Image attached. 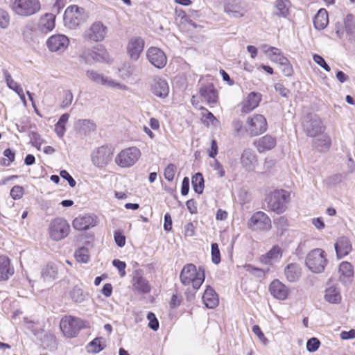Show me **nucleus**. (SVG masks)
<instances>
[{"instance_id": "59", "label": "nucleus", "mask_w": 355, "mask_h": 355, "mask_svg": "<svg viewBox=\"0 0 355 355\" xmlns=\"http://www.w3.org/2000/svg\"><path fill=\"white\" fill-rule=\"evenodd\" d=\"M235 1L229 2L225 7V10L227 12H232L235 14L240 13V6H239L236 3H234Z\"/></svg>"}, {"instance_id": "52", "label": "nucleus", "mask_w": 355, "mask_h": 355, "mask_svg": "<svg viewBox=\"0 0 355 355\" xmlns=\"http://www.w3.org/2000/svg\"><path fill=\"white\" fill-rule=\"evenodd\" d=\"M24 193V189L19 185L14 186L10 190V196L14 200L21 199Z\"/></svg>"}, {"instance_id": "53", "label": "nucleus", "mask_w": 355, "mask_h": 355, "mask_svg": "<svg viewBox=\"0 0 355 355\" xmlns=\"http://www.w3.org/2000/svg\"><path fill=\"white\" fill-rule=\"evenodd\" d=\"M147 319L149 321L148 327L151 329L157 331L159 329V324L155 315L153 312H149L147 315Z\"/></svg>"}, {"instance_id": "58", "label": "nucleus", "mask_w": 355, "mask_h": 355, "mask_svg": "<svg viewBox=\"0 0 355 355\" xmlns=\"http://www.w3.org/2000/svg\"><path fill=\"white\" fill-rule=\"evenodd\" d=\"M313 59L315 62H316L318 65L322 67L325 71H330L331 69L329 66L327 64L324 58L318 54H314L313 56Z\"/></svg>"}, {"instance_id": "35", "label": "nucleus", "mask_w": 355, "mask_h": 355, "mask_svg": "<svg viewBox=\"0 0 355 355\" xmlns=\"http://www.w3.org/2000/svg\"><path fill=\"white\" fill-rule=\"evenodd\" d=\"M178 17H180L178 26L182 32H187L191 29V28L197 27V25L189 19L184 11H180Z\"/></svg>"}, {"instance_id": "48", "label": "nucleus", "mask_w": 355, "mask_h": 355, "mask_svg": "<svg viewBox=\"0 0 355 355\" xmlns=\"http://www.w3.org/2000/svg\"><path fill=\"white\" fill-rule=\"evenodd\" d=\"M270 60L273 62H279V59L284 57L280 52V50L276 47L270 46L266 51Z\"/></svg>"}, {"instance_id": "28", "label": "nucleus", "mask_w": 355, "mask_h": 355, "mask_svg": "<svg viewBox=\"0 0 355 355\" xmlns=\"http://www.w3.org/2000/svg\"><path fill=\"white\" fill-rule=\"evenodd\" d=\"M202 301L207 308L214 309L219 303L218 295L211 286H208L203 293Z\"/></svg>"}, {"instance_id": "26", "label": "nucleus", "mask_w": 355, "mask_h": 355, "mask_svg": "<svg viewBox=\"0 0 355 355\" xmlns=\"http://www.w3.org/2000/svg\"><path fill=\"white\" fill-rule=\"evenodd\" d=\"M132 285L133 290L141 294H146L151 291V286L149 282L139 275L133 277Z\"/></svg>"}, {"instance_id": "61", "label": "nucleus", "mask_w": 355, "mask_h": 355, "mask_svg": "<svg viewBox=\"0 0 355 355\" xmlns=\"http://www.w3.org/2000/svg\"><path fill=\"white\" fill-rule=\"evenodd\" d=\"M232 127L236 133H245L244 125L241 120H234L232 122Z\"/></svg>"}, {"instance_id": "33", "label": "nucleus", "mask_w": 355, "mask_h": 355, "mask_svg": "<svg viewBox=\"0 0 355 355\" xmlns=\"http://www.w3.org/2000/svg\"><path fill=\"white\" fill-rule=\"evenodd\" d=\"M314 144L320 152H326L331 146V139L329 135L323 133L320 138L314 141Z\"/></svg>"}, {"instance_id": "43", "label": "nucleus", "mask_w": 355, "mask_h": 355, "mask_svg": "<svg viewBox=\"0 0 355 355\" xmlns=\"http://www.w3.org/2000/svg\"><path fill=\"white\" fill-rule=\"evenodd\" d=\"M73 94L69 90H64L60 94V107L65 108L71 105L73 101Z\"/></svg>"}, {"instance_id": "38", "label": "nucleus", "mask_w": 355, "mask_h": 355, "mask_svg": "<svg viewBox=\"0 0 355 355\" xmlns=\"http://www.w3.org/2000/svg\"><path fill=\"white\" fill-rule=\"evenodd\" d=\"M69 118V114H63L55 125V131L59 137H62L64 135L66 132V125L68 122Z\"/></svg>"}, {"instance_id": "17", "label": "nucleus", "mask_w": 355, "mask_h": 355, "mask_svg": "<svg viewBox=\"0 0 355 355\" xmlns=\"http://www.w3.org/2000/svg\"><path fill=\"white\" fill-rule=\"evenodd\" d=\"M146 56L148 61L158 69H162L166 65L167 57L159 48L150 47L146 51Z\"/></svg>"}, {"instance_id": "49", "label": "nucleus", "mask_w": 355, "mask_h": 355, "mask_svg": "<svg viewBox=\"0 0 355 355\" xmlns=\"http://www.w3.org/2000/svg\"><path fill=\"white\" fill-rule=\"evenodd\" d=\"M3 156L4 158L3 159L1 164L4 166H9L15 161V151L8 148L3 151Z\"/></svg>"}, {"instance_id": "15", "label": "nucleus", "mask_w": 355, "mask_h": 355, "mask_svg": "<svg viewBox=\"0 0 355 355\" xmlns=\"http://www.w3.org/2000/svg\"><path fill=\"white\" fill-rule=\"evenodd\" d=\"M112 152L107 146L99 147L92 155V163L98 168L105 167L112 160Z\"/></svg>"}, {"instance_id": "11", "label": "nucleus", "mask_w": 355, "mask_h": 355, "mask_svg": "<svg viewBox=\"0 0 355 355\" xmlns=\"http://www.w3.org/2000/svg\"><path fill=\"white\" fill-rule=\"evenodd\" d=\"M326 125L318 115L310 116L304 124V131L309 137H315L326 131Z\"/></svg>"}, {"instance_id": "24", "label": "nucleus", "mask_w": 355, "mask_h": 355, "mask_svg": "<svg viewBox=\"0 0 355 355\" xmlns=\"http://www.w3.org/2000/svg\"><path fill=\"white\" fill-rule=\"evenodd\" d=\"M335 250L338 259L348 255L352 250V245L348 238L340 237L335 243Z\"/></svg>"}, {"instance_id": "25", "label": "nucleus", "mask_w": 355, "mask_h": 355, "mask_svg": "<svg viewBox=\"0 0 355 355\" xmlns=\"http://www.w3.org/2000/svg\"><path fill=\"white\" fill-rule=\"evenodd\" d=\"M87 76L94 83L101 84L102 85H106L111 87L123 88L120 83H116L112 79L105 77L103 75L99 74L94 71H87Z\"/></svg>"}, {"instance_id": "30", "label": "nucleus", "mask_w": 355, "mask_h": 355, "mask_svg": "<svg viewBox=\"0 0 355 355\" xmlns=\"http://www.w3.org/2000/svg\"><path fill=\"white\" fill-rule=\"evenodd\" d=\"M283 251L279 245H274L267 253L260 257V261L263 264H270L272 261L280 259Z\"/></svg>"}, {"instance_id": "60", "label": "nucleus", "mask_w": 355, "mask_h": 355, "mask_svg": "<svg viewBox=\"0 0 355 355\" xmlns=\"http://www.w3.org/2000/svg\"><path fill=\"white\" fill-rule=\"evenodd\" d=\"M60 175L62 178L67 180L71 187L73 188L76 187V182L66 170L61 171Z\"/></svg>"}, {"instance_id": "14", "label": "nucleus", "mask_w": 355, "mask_h": 355, "mask_svg": "<svg viewBox=\"0 0 355 355\" xmlns=\"http://www.w3.org/2000/svg\"><path fill=\"white\" fill-rule=\"evenodd\" d=\"M268 291L275 299L279 301L287 300L291 293L289 288L277 279L270 282L268 286Z\"/></svg>"}, {"instance_id": "16", "label": "nucleus", "mask_w": 355, "mask_h": 355, "mask_svg": "<svg viewBox=\"0 0 355 355\" xmlns=\"http://www.w3.org/2000/svg\"><path fill=\"white\" fill-rule=\"evenodd\" d=\"M46 44L51 52L64 51L69 44V40L64 35L55 34L47 39Z\"/></svg>"}, {"instance_id": "45", "label": "nucleus", "mask_w": 355, "mask_h": 355, "mask_svg": "<svg viewBox=\"0 0 355 355\" xmlns=\"http://www.w3.org/2000/svg\"><path fill=\"white\" fill-rule=\"evenodd\" d=\"M282 66V72L286 76H291L293 69L289 60L286 57H282L279 62Z\"/></svg>"}, {"instance_id": "36", "label": "nucleus", "mask_w": 355, "mask_h": 355, "mask_svg": "<svg viewBox=\"0 0 355 355\" xmlns=\"http://www.w3.org/2000/svg\"><path fill=\"white\" fill-rule=\"evenodd\" d=\"M4 76L8 87L14 90L22 101H25V95L22 87L12 79L10 75L7 71L4 72Z\"/></svg>"}, {"instance_id": "54", "label": "nucleus", "mask_w": 355, "mask_h": 355, "mask_svg": "<svg viewBox=\"0 0 355 355\" xmlns=\"http://www.w3.org/2000/svg\"><path fill=\"white\" fill-rule=\"evenodd\" d=\"M112 264L118 269L120 277H123L125 276L126 263L124 261H120L119 259H114L112 261Z\"/></svg>"}, {"instance_id": "39", "label": "nucleus", "mask_w": 355, "mask_h": 355, "mask_svg": "<svg viewBox=\"0 0 355 355\" xmlns=\"http://www.w3.org/2000/svg\"><path fill=\"white\" fill-rule=\"evenodd\" d=\"M257 162V157L250 150H245L241 157V162L245 167L253 166Z\"/></svg>"}, {"instance_id": "23", "label": "nucleus", "mask_w": 355, "mask_h": 355, "mask_svg": "<svg viewBox=\"0 0 355 355\" xmlns=\"http://www.w3.org/2000/svg\"><path fill=\"white\" fill-rule=\"evenodd\" d=\"M55 27V15L52 13H46L42 15L37 24L38 30L42 33H48Z\"/></svg>"}, {"instance_id": "22", "label": "nucleus", "mask_w": 355, "mask_h": 355, "mask_svg": "<svg viewBox=\"0 0 355 355\" xmlns=\"http://www.w3.org/2000/svg\"><path fill=\"white\" fill-rule=\"evenodd\" d=\"M199 94L209 105L218 103V93L213 84H208L200 87Z\"/></svg>"}, {"instance_id": "62", "label": "nucleus", "mask_w": 355, "mask_h": 355, "mask_svg": "<svg viewBox=\"0 0 355 355\" xmlns=\"http://www.w3.org/2000/svg\"><path fill=\"white\" fill-rule=\"evenodd\" d=\"M252 332L257 336V337L261 340L263 343H266L267 341V338L265 337L264 334L262 332L260 327L259 325H254L252 327Z\"/></svg>"}, {"instance_id": "37", "label": "nucleus", "mask_w": 355, "mask_h": 355, "mask_svg": "<svg viewBox=\"0 0 355 355\" xmlns=\"http://www.w3.org/2000/svg\"><path fill=\"white\" fill-rule=\"evenodd\" d=\"M14 273L13 267L10 266L8 257H1V280H6Z\"/></svg>"}, {"instance_id": "5", "label": "nucleus", "mask_w": 355, "mask_h": 355, "mask_svg": "<svg viewBox=\"0 0 355 355\" xmlns=\"http://www.w3.org/2000/svg\"><path fill=\"white\" fill-rule=\"evenodd\" d=\"M87 17V13L83 8L76 5L69 6L64 14L65 24L71 29H75Z\"/></svg>"}, {"instance_id": "12", "label": "nucleus", "mask_w": 355, "mask_h": 355, "mask_svg": "<svg viewBox=\"0 0 355 355\" xmlns=\"http://www.w3.org/2000/svg\"><path fill=\"white\" fill-rule=\"evenodd\" d=\"M12 8L21 16H29L37 12L41 6L40 1H13Z\"/></svg>"}, {"instance_id": "50", "label": "nucleus", "mask_w": 355, "mask_h": 355, "mask_svg": "<svg viewBox=\"0 0 355 355\" xmlns=\"http://www.w3.org/2000/svg\"><path fill=\"white\" fill-rule=\"evenodd\" d=\"M211 254L212 262L215 264H218L221 261V258L218 245L216 243L211 244Z\"/></svg>"}, {"instance_id": "55", "label": "nucleus", "mask_w": 355, "mask_h": 355, "mask_svg": "<svg viewBox=\"0 0 355 355\" xmlns=\"http://www.w3.org/2000/svg\"><path fill=\"white\" fill-rule=\"evenodd\" d=\"M320 345V340L316 338H311L307 341L306 349L310 352L316 351Z\"/></svg>"}, {"instance_id": "3", "label": "nucleus", "mask_w": 355, "mask_h": 355, "mask_svg": "<svg viewBox=\"0 0 355 355\" xmlns=\"http://www.w3.org/2000/svg\"><path fill=\"white\" fill-rule=\"evenodd\" d=\"M59 326L62 334L67 338H76L82 329L90 327L89 322L71 315H64Z\"/></svg>"}, {"instance_id": "6", "label": "nucleus", "mask_w": 355, "mask_h": 355, "mask_svg": "<svg viewBox=\"0 0 355 355\" xmlns=\"http://www.w3.org/2000/svg\"><path fill=\"white\" fill-rule=\"evenodd\" d=\"M327 264L325 252L320 248L311 250L306 257V265L313 272H322Z\"/></svg>"}, {"instance_id": "9", "label": "nucleus", "mask_w": 355, "mask_h": 355, "mask_svg": "<svg viewBox=\"0 0 355 355\" xmlns=\"http://www.w3.org/2000/svg\"><path fill=\"white\" fill-rule=\"evenodd\" d=\"M107 27L100 21H94L85 30L83 37L85 40L99 42L106 37Z\"/></svg>"}, {"instance_id": "13", "label": "nucleus", "mask_w": 355, "mask_h": 355, "mask_svg": "<svg viewBox=\"0 0 355 355\" xmlns=\"http://www.w3.org/2000/svg\"><path fill=\"white\" fill-rule=\"evenodd\" d=\"M262 94L259 92H252L239 104L241 112L243 114H249L257 108L261 101Z\"/></svg>"}, {"instance_id": "40", "label": "nucleus", "mask_w": 355, "mask_h": 355, "mask_svg": "<svg viewBox=\"0 0 355 355\" xmlns=\"http://www.w3.org/2000/svg\"><path fill=\"white\" fill-rule=\"evenodd\" d=\"M58 268L53 264H47L42 270V277L44 281H49L56 277Z\"/></svg>"}, {"instance_id": "32", "label": "nucleus", "mask_w": 355, "mask_h": 355, "mask_svg": "<svg viewBox=\"0 0 355 355\" xmlns=\"http://www.w3.org/2000/svg\"><path fill=\"white\" fill-rule=\"evenodd\" d=\"M324 299L329 303L339 304L342 300V296L337 288L331 286L325 290Z\"/></svg>"}, {"instance_id": "21", "label": "nucleus", "mask_w": 355, "mask_h": 355, "mask_svg": "<svg viewBox=\"0 0 355 355\" xmlns=\"http://www.w3.org/2000/svg\"><path fill=\"white\" fill-rule=\"evenodd\" d=\"M276 138L270 135H266L254 142V146L260 153L273 149L276 146Z\"/></svg>"}, {"instance_id": "51", "label": "nucleus", "mask_w": 355, "mask_h": 355, "mask_svg": "<svg viewBox=\"0 0 355 355\" xmlns=\"http://www.w3.org/2000/svg\"><path fill=\"white\" fill-rule=\"evenodd\" d=\"M176 167L173 164H169L164 169V178L169 182L174 180Z\"/></svg>"}, {"instance_id": "57", "label": "nucleus", "mask_w": 355, "mask_h": 355, "mask_svg": "<svg viewBox=\"0 0 355 355\" xmlns=\"http://www.w3.org/2000/svg\"><path fill=\"white\" fill-rule=\"evenodd\" d=\"M182 302V296L180 293H175L171 296L169 302V306L171 309H175L178 307Z\"/></svg>"}, {"instance_id": "10", "label": "nucleus", "mask_w": 355, "mask_h": 355, "mask_svg": "<svg viewBox=\"0 0 355 355\" xmlns=\"http://www.w3.org/2000/svg\"><path fill=\"white\" fill-rule=\"evenodd\" d=\"M248 226L251 229L268 232L272 229V221L265 212L258 211L252 215L248 222Z\"/></svg>"}, {"instance_id": "7", "label": "nucleus", "mask_w": 355, "mask_h": 355, "mask_svg": "<svg viewBox=\"0 0 355 355\" xmlns=\"http://www.w3.org/2000/svg\"><path fill=\"white\" fill-rule=\"evenodd\" d=\"M141 155L140 150L135 146L121 150L115 157V163L121 168H129L135 165Z\"/></svg>"}, {"instance_id": "27", "label": "nucleus", "mask_w": 355, "mask_h": 355, "mask_svg": "<svg viewBox=\"0 0 355 355\" xmlns=\"http://www.w3.org/2000/svg\"><path fill=\"white\" fill-rule=\"evenodd\" d=\"M154 95L160 98H165L169 92V87L167 82L161 78H155L151 88Z\"/></svg>"}, {"instance_id": "4", "label": "nucleus", "mask_w": 355, "mask_h": 355, "mask_svg": "<svg viewBox=\"0 0 355 355\" xmlns=\"http://www.w3.org/2000/svg\"><path fill=\"white\" fill-rule=\"evenodd\" d=\"M268 124L265 116L261 114H253L247 117L245 125V133L250 137H257L268 130Z\"/></svg>"}, {"instance_id": "44", "label": "nucleus", "mask_w": 355, "mask_h": 355, "mask_svg": "<svg viewBox=\"0 0 355 355\" xmlns=\"http://www.w3.org/2000/svg\"><path fill=\"white\" fill-rule=\"evenodd\" d=\"M339 272L342 276L351 277L354 275L352 265L347 261H343L339 266Z\"/></svg>"}, {"instance_id": "47", "label": "nucleus", "mask_w": 355, "mask_h": 355, "mask_svg": "<svg viewBox=\"0 0 355 355\" xmlns=\"http://www.w3.org/2000/svg\"><path fill=\"white\" fill-rule=\"evenodd\" d=\"M75 257L78 262L87 263L89 260L88 250L85 248L78 249L75 253Z\"/></svg>"}, {"instance_id": "63", "label": "nucleus", "mask_w": 355, "mask_h": 355, "mask_svg": "<svg viewBox=\"0 0 355 355\" xmlns=\"http://www.w3.org/2000/svg\"><path fill=\"white\" fill-rule=\"evenodd\" d=\"M277 8L279 10L277 14L279 15L286 16L288 13V8L284 1H279L277 4Z\"/></svg>"}, {"instance_id": "8", "label": "nucleus", "mask_w": 355, "mask_h": 355, "mask_svg": "<svg viewBox=\"0 0 355 355\" xmlns=\"http://www.w3.org/2000/svg\"><path fill=\"white\" fill-rule=\"evenodd\" d=\"M49 232L52 239L60 241L68 236L70 232V226L65 219L56 218L51 221Z\"/></svg>"}, {"instance_id": "29", "label": "nucleus", "mask_w": 355, "mask_h": 355, "mask_svg": "<svg viewBox=\"0 0 355 355\" xmlns=\"http://www.w3.org/2000/svg\"><path fill=\"white\" fill-rule=\"evenodd\" d=\"M302 274L300 266L295 263H289L284 269V275L286 279L290 282L297 281Z\"/></svg>"}, {"instance_id": "2", "label": "nucleus", "mask_w": 355, "mask_h": 355, "mask_svg": "<svg viewBox=\"0 0 355 355\" xmlns=\"http://www.w3.org/2000/svg\"><path fill=\"white\" fill-rule=\"evenodd\" d=\"M205 279V270L197 268L193 263L184 265L180 274V280L183 286H191L193 290H198Z\"/></svg>"}, {"instance_id": "34", "label": "nucleus", "mask_w": 355, "mask_h": 355, "mask_svg": "<svg viewBox=\"0 0 355 355\" xmlns=\"http://www.w3.org/2000/svg\"><path fill=\"white\" fill-rule=\"evenodd\" d=\"M199 110L201 111V121L203 124L209 126L210 125H216L218 123V119L206 107L201 106Z\"/></svg>"}, {"instance_id": "42", "label": "nucleus", "mask_w": 355, "mask_h": 355, "mask_svg": "<svg viewBox=\"0 0 355 355\" xmlns=\"http://www.w3.org/2000/svg\"><path fill=\"white\" fill-rule=\"evenodd\" d=\"M104 347L102 345V338H96L87 345V352L89 353L97 354L102 351Z\"/></svg>"}, {"instance_id": "18", "label": "nucleus", "mask_w": 355, "mask_h": 355, "mask_svg": "<svg viewBox=\"0 0 355 355\" xmlns=\"http://www.w3.org/2000/svg\"><path fill=\"white\" fill-rule=\"evenodd\" d=\"M145 42L141 37L130 38L127 44V53L132 60L139 59L144 48Z\"/></svg>"}, {"instance_id": "20", "label": "nucleus", "mask_w": 355, "mask_h": 355, "mask_svg": "<svg viewBox=\"0 0 355 355\" xmlns=\"http://www.w3.org/2000/svg\"><path fill=\"white\" fill-rule=\"evenodd\" d=\"M73 227L78 231L87 230L97 225V217L92 215L80 216L73 220Z\"/></svg>"}, {"instance_id": "56", "label": "nucleus", "mask_w": 355, "mask_h": 355, "mask_svg": "<svg viewBox=\"0 0 355 355\" xmlns=\"http://www.w3.org/2000/svg\"><path fill=\"white\" fill-rule=\"evenodd\" d=\"M114 239L116 244L119 247H123L125 245V236L120 230L115 231L114 233Z\"/></svg>"}, {"instance_id": "46", "label": "nucleus", "mask_w": 355, "mask_h": 355, "mask_svg": "<svg viewBox=\"0 0 355 355\" xmlns=\"http://www.w3.org/2000/svg\"><path fill=\"white\" fill-rule=\"evenodd\" d=\"M96 49L98 52L92 51L90 53L91 57L98 61L105 60L108 55L105 48L103 45H100Z\"/></svg>"}, {"instance_id": "1", "label": "nucleus", "mask_w": 355, "mask_h": 355, "mask_svg": "<svg viewBox=\"0 0 355 355\" xmlns=\"http://www.w3.org/2000/svg\"><path fill=\"white\" fill-rule=\"evenodd\" d=\"M291 192L283 189H276L270 191L265 198L268 211L277 214L284 213L291 201Z\"/></svg>"}, {"instance_id": "19", "label": "nucleus", "mask_w": 355, "mask_h": 355, "mask_svg": "<svg viewBox=\"0 0 355 355\" xmlns=\"http://www.w3.org/2000/svg\"><path fill=\"white\" fill-rule=\"evenodd\" d=\"M355 32L354 17L349 14L343 19V23L336 24V33L339 37H342L344 33L352 35Z\"/></svg>"}, {"instance_id": "31", "label": "nucleus", "mask_w": 355, "mask_h": 355, "mask_svg": "<svg viewBox=\"0 0 355 355\" xmlns=\"http://www.w3.org/2000/svg\"><path fill=\"white\" fill-rule=\"evenodd\" d=\"M329 24V16L324 8H320L313 18V25L317 30H323Z\"/></svg>"}, {"instance_id": "64", "label": "nucleus", "mask_w": 355, "mask_h": 355, "mask_svg": "<svg viewBox=\"0 0 355 355\" xmlns=\"http://www.w3.org/2000/svg\"><path fill=\"white\" fill-rule=\"evenodd\" d=\"M172 218L171 216L169 213H166L164 215V229L169 232L172 230Z\"/></svg>"}, {"instance_id": "41", "label": "nucleus", "mask_w": 355, "mask_h": 355, "mask_svg": "<svg viewBox=\"0 0 355 355\" xmlns=\"http://www.w3.org/2000/svg\"><path fill=\"white\" fill-rule=\"evenodd\" d=\"M192 186L195 192L201 194L204 190V178L200 173H196L192 177Z\"/></svg>"}]
</instances>
